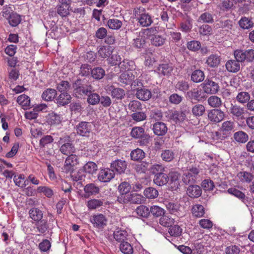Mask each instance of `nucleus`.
<instances>
[{
  "label": "nucleus",
  "mask_w": 254,
  "mask_h": 254,
  "mask_svg": "<svg viewBox=\"0 0 254 254\" xmlns=\"http://www.w3.org/2000/svg\"><path fill=\"white\" fill-rule=\"evenodd\" d=\"M240 61L237 60H230L227 61L225 66L228 71L230 72L236 73L238 72L241 67Z\"/></svg>",
  "instance_id": "6ab92c4d"
},
{
  "label": "nucleus",
  "mask_w": 254,
  "mask_h": 254,
  "mask_svg": "<svg viewBox=\"0 0 254 254\" xmlns=\"http://www.w3.org/2000/svg\"><path fill=\"white\" fill-rule=\"evenodd\" d=\"M144 195L149 199H153L158 196V190L153 187H148L144 190Z\"/></svg>",
  "instance_id": "8fccbe9b"
},
{
  "label": "nucleus",
  "mask_w": 254,
  "mask_h": 254,
  "mask_svg": "<svg viewBox=\"0 0 254 254\" xmlns=\"http://www.w3.org/2000/svg\"><path fill=\"white\" fill-rule=\"evenodd\" d=\"M127 163L124 160H116L111 164V168L119 174L124 173L127 169Z\"/></svg>",
  "instance_id": "f3484780"
},
{
  "label": "nucleus",
  "mask_w": 254,
  "mask_h": 254,
  "mask_svg": "<svg viewBox=\"0 0 254 254\" xmlns=\"http://www.w3.org/2000/svg\"><path fill=\"white\" fill-rule=\"evenodd\" d=\"M122 60L121 57L118 54H114L112 55L111 57L109 59V63L112 65H115L119 64L120 67L123 69H126L127 68L124 65L125 62L123 61L122 63L121 62Z\"/></svg>",
  "instance_id": "c756f323"
},
{
  "label": "nucleus",
  "mask_w": 254,
  "mask_h": 254,
  "mask_svg": "<svg viewBox=\"0 0 254 254\" xmlns=\"http://www.w3.org/2000/svg\"><path fill=\"white\" fill-rule=\"evenodd\" d=\"M186 119V113L183 111H175L172 115V119L177 124L182 123Z\"/></svg>",
  "instance_id": "37998d69"
},
{
  "label": "nucleus",
  "mask_w": 254,
  "mask_h": 254,
  "mask_svg": "<svg viewBox=\"0 0 254 254\" xmlns=\"http://www.w3.org/2000/svg\"><path fill=\"white\" fill-rule=\"evenodd\" d=\"M174 223V219L168 215H162L159 219V224L166 227H170Z\"/></svg>",
  "instance_id": "49530a36"
},
{
  "label": "nucleus",
  "mask_w": 254,
  "mask_h": 254,
  "mask_svg": "<svg viewBox=\"0 0 254 254\" xmlns=\"http://www.w3.org/2000/svg\"><path fill=\"white\" fill-rule=\"evenodd\" d=\"M84 192L82 197L88 198L97 195L100 192V188L98 186L94 183H89L84 186Z\"/></svg>",
  "instance_id": "6e6552de"
},
{
  "label": "nucleus",
  "mask_w": 254,
  "mask_h": 254,
  "mask_svg": "<svg viewBox=\"0 0 254 254\" xmlns=\"http://www.w3.org/2000/svg\"><path fill=\"white\" fill-rule=\"evenodd\" d=\"M120 249L124 254H132L133 252L132 246L127 242H122L120 245Z\"/></svg>",
  "instance_id": "864d4df0"
},
{
  "label": "nucleus",
  "mask_w": 254,
  "mask_h": 254,
  "mask_svg": "<svg viewBox=\"0 0 254 254\" xmlns=\"http://www.w3.org/2000/svg\"><path fill=\"white\" fill-rule=\"evenodd\" d=\"M236 99L238 102L242 104H245L250 100V95L247 92H240L238 94L236 97Z\"/></svg>",
  "instance_id": "052dcab7"
},
{
  "label": "nucleus",
  "mask_w": 254,
  "mask_h": 254,
  "mask_svg": "<svg viewBox=\"0 0 254 254\" xmlns=\"http://www.w3.org/2000/svg\"><path fill=\"white\" fill-rule=\"evenodd\" d=\"M158 70L163 75L168 76L171 74L173 68L169 64H162L159 65Z\"/></svg>",
  "instance_id": "a18cd8bd"
},
{
  "label": "nucleus",
  "mask_w": 254,
  "mask_h": 254,
  "mask_svg": "<svg viewBox=\"0 0 254 254\" xmlns=\"http://www.w3.org/2000/svg\"><path fill=\"white\" fill-rule=\"evenodd\" d=\"M205 111V107L201 104H196L194 105L191 110L192 115L195 117H200L202 116Z\"/></svg>",
  "instance_id": "603ef678"
},
{
  "label": "nucleus",
  "mask_w": 254,
  "mask_h": 254,
  "mask_svg": "<svg viewBox=\"0 0 254 254\" xmlns=\"http://www.w3.org/2000/svg\"><path fill=\"white\" fill-rule=\"evenodd\" d=\"M235 59L241 63L246 61L252 62L254 60V50L250 49L247 50H236L234 52Z\"/></svg>",
  "instance_id": "7ed1b4c3"
},
{
  "label": "nucleus",
  "mask_w": 254,
  "mask_h": 254,
  "mask_svg": "<svg viewBox=\"0 0 254 254\" xmlns=\"http://www.w3.org/2000/svg\"><path fill=\"white\" fill-rule=\"evenodd\" d=\"M128 109L131 112H135L141 111L142 105L140 102L137 100L131 101L128 105Z\"/></svg>",
  "instance_id": "de8ad7c7"
},
{
  "label": "nucleus",
  "mask_w": 254,
  "mask_h": 254,
  "mask_svg": "<svg viewBox=\"0 0 254 254\" xmlns=\"http://www.w3.org/2000/svg\"><path fill=\"white\" fill-rule=\"evenodd\" d=\"M127 232L125 230H118L114 232V238L118 242H125L124 240L126 239L127 236Z\"/></svg>",
  "instance_id": "69168bd1"
},
{
  "label": "nucleus",
  "mask_w": 254,
  "mask_h": 254,
  "mask_svg": "<svg viewBox=\"0 0 254 254\" xmlns=\"http://www.w3.org/2000/svg\"><path fill=\"white\" fill-rule=\"evenodd\" d=\"M28 213L29 217L35 222H39L43 217V213L42 210L36 207L31 208Z\"/></svg>",
  "instance_id": "393cba45"
},
{
  "label": "nucleus",
  "mask_w": 254,
  "mask_h": 254,
  "mask_svg": "<svg viewBox=\"0 0 254 254\" xmlns=\"http://www.w3.org/2000/svg\"><path fill=\"white\" fill-rule=\"evenodd\" d=\"M229 113L238 120H243L244 119V108L237 104H231Z\"/></svg>",
  "instance_id": "4468645a"
},
{
  "label": "nucleus",
  "mask_w": 254,
  "mask_h": 254,
  "mask_svg": "<svg viewBox=\"0 0 254 254\" xmlns=\"http://www.w3.org/2000/svg\"><path fill=\"white\" fill-rule=\"evenodd\" d=\"M225 113L220 109H214L209 111L208 113V119L213 123L221 122L225 117Z\"/></svg>",
  "instance_id": "9d476101"
},
{
  "label": "nucleus",
  "mask_w": 254,
  "mask_h": 254,
  "mask_svg": "<svg viewBox=\"0 0 254 254\" xmlns=\"http://www.w3.org/2000/svg\"><path fill=\"white\" fill-rule=\"evenodd\" d=\"M237 177L242 183H250L254 178L252 173L247 171H241L237 174Z\"/></svg>",
  "instance_id": "a878e982"
},
{
  "label": "nucleus",
  "mask_w": 254,
  "mask_h": 254,
  "mask_svg": "<svg viewBox=\"0 0 254 254\" xmlns=\"http://www.w3.org/2000/svg\"><path fill=\"white\" fill-rule=\"evenodd\" d=\"M188 97L192 100L200 101L204 98V91L199 88H195L187 92Z\"/></svg>",
  "instance_id": "ddd939ff"
},
{
  "label": "nucleus",
  "mask_w": 254,
  "mask_h": 254,
  "mask_svg": "<svg viewBox=\"0 0 254 254\" xmlns=\"http://www.w3.org/2000/svg\"><path fill=\"white\" fill-rule=\"evenodd\" d=\"M149 211L150 214L151 213L155 217L162 216L165 212L164 209L157 205H153L151 206L149 209Z\"/></svg>",
  "instance_id": "3c124183"
},
{
  "label": "nucleus",
  "mask_w": 254,
  "mask_h": 254,
  "mask_svg": "<svg viewBox=\"0 0 254 254\" xmlns=\"http://www.w3.org/2000/svg\"><path fill=\"white\" fill-rule=\"evenodd\" d=\"M240 27L244 30H248L252 28L254 26V23L251 18L243 16L238 22Z\"/></svg>",
  "instance_id": "bb28decb"
},
{
  "label": "nucleus",
  "mask_w": 254,
  "mask_h": 254,
  "mask_svg": "<svg viewBox=\"0 0 254 254\" xmlns=\"http://www.w3.org/2000/svg\"><path fill=\"white\" fill-rule=\"evenodd\" d=\"M16 101L24 109H27L30 105V99L29 96L25 94L19 95L17 97Z\"/></svg>",
  "instance_id": "ea45409f"
},
{
  "label": "nucleus",
  "mask_w": 254,
  "mask_h": 254,
  "mask_svg": "<svg viewBox=\"0 0 254 254\" xmlns=\"http://www.w3.org/2000/svg\"><path fill=\"white\" fill-rule=\"evenodd\" d=\"M60 4L58 6L57 12L62 17L66 16L69 14L70 3L67 0H59Z\"/></svg>",
  "instance_id": "2eb2a0df"
},
{
  "label": "nucleus",
  "mask_w": 254,
  "mask_h": 254,
  "mask_svg": "<svg viewBox=\"0 0 254 254\" xmlns=\"http://www.w3.org/2000/svg\"><path fill=\"white\" fill-rule=\"evenodd\" d=\"M164 204L167 210L171 214H175L179 210V206L177 203L170 202L168 200H165Z\"/></svg>",
  "instance_id": "5fc2aeb1"
},
{
  "label": "nucleus",
  "mask_w": 254,
  "mask_h": 254,
  "mask_svg": "<svg viewBox=\"0 0 254 254\" xmlns=\"http://www.w3.org/2000/svg\"><path fill=\"white\" fill-rule=\"evenodd\" d=\"M145 156V153L141 149L137 148L130 153L131 159L134 161L142 160Z\"/></svg>",
  "instance_id": "09e8293b"
},
{
  "label": "nucleus",
  "mask_w": 254,
  "mask_h": 254,
  "mask_svg": "<svg viewBox=\"0 0 254 254\" xmlns=\"http://www.w3.org/2000/svg\"><path fill=\"white\" fill-rule=\"evenodd\" d=\"M234 138L238 142L246 143L249 139L248 134L244 131H238L234 134Z\"/></svg>",
  "instance_id": "4c0bfd02"
},
{
  "label": "nucleus",
  "mask_w": 254,
  "mask_h": 254,
  "mask_svg": "<svg viewBox=\"0 0 254 254\" xmlns=\"http://www.w3.org/2000/svg\"><path fill=\"white\" fill-rule=\"evenodd\" d=\"M83 169L86 173L93 174L97 170V166L93 162H88L84 165Z\"/></svg>",
  "instance_id": "0e129e2a"
},
{
  "label": "nucleus",
  "mask_w": 254,
  "mask_h": 254,
  "mask_svg": "<svg viewBox=\"0 0 254 254\" xmlns=\"http://www.w3.org/2000/svg\"><path fill=\"white\" fill-rule=\"evenodd\" d=\"M166 39L165 37L159 35L154 36L150 39L151 44L155 47L163 46L166 42Z\"/></svg>",
  "instance_id": "79ce46f5"
},
{
  "label": "nucleus",
  "mask_w": 254,
  "mask_h": 254,
  "mask_svg": "<svg viewBox=\"0 0 254 254\" xmlns=\"http://www.w3.org/2000/svg\"><path fill=\"white\" fill-rule=\"evenodd\" d=\"M207 102L208 105L213 108H219L222 104L221 98L215 95L209 97Z\"/></svg>",
  "instance_id": "c03bdc74"
},
{
  "label": "nucleus",
  "mask_w": 254,
  "mask_h": 254,
  "mask_svg": "<svg viewBox=\"0 0 254 254\" xmlns=\"http://www.w3.org/2000/svg\"><path fill=\"white\" fill-rule=\"evenodd\" d=\"M79 163V158L75 154H71L65 159L63 171L66 173H71L74 171V167Z\"/></svg>",
  "instance_id": "20e7f679"
},
{
  "label": "nucleus",
  "mask_w": 254,
  "mask_h": 254,
  "mask_svg": "<svg viewBox=\"0 0 254 254\" xmlns=\"http://www.w3.org/2000/svg\"><path fill=\"white\" fill-rule=\"evenodd\" d=\"M200 170L198 167H192L190 168L187 173L184 174L183 180L186 184L194 183L197 176L199 174Z\"/></svg>",
  "instance_id": "1a4fd4ad"
},
{
  "label": "nucleus",
  "mask_w": 254,
  "mask_h": 254,
  "mask_svg": "<svg viewBox=\"0 0 254 254\" xmlns=\"http://www.w3.org/2000/svg\"><path fill=\"white\" fill-rule=\"evenodd\" d=\"M168 232L170 236L178 237L181 235L182 229L178 225H172L170 227Z\"/></svg>",
  "instance_id": "6e6d98bb"
},
{
  "label": "nucleus",
  "mask_w": 254,
  "mask_h": 254,
  "mask_svg": "<svg viewBox=\"0 0 254 254\" xmlns=\"http://www.w3.org/2000/svg\"><path fill=\"white\" fill-rule=\"evenodd\" d=\"M104 200L103 199H91L87 201L86 205L89 210H94L103 206Z\"/></svg>",
  "instance_id": "2f4dec72"
},
{
  "label": "nucleus",
  "mask_w": 254,
  "mask_h": 254,
  "mask_svg": "<svg viewBox=\"0 0 254 254\" xmlns=\"http://www.w3.org/2000/svg\"><path fill=\"white\" fill-rule=\"evenodd\" d=\"M161 157L163 160L166 162H170L174 158L175 154L172 150H165L162 151Z\"/></svg>",
  "instance_id": "338daca9"
},
{
  "label": "nucleus",
  "mask_w": 254,
  "mask_h": 254,
  "mask_svg": "<svg viewBox=\"0 0 254 254\" xmlns=\"http://www.w3.org/2000/svg\"><path fill=\"white\" fill-rule=\"evenodd\" d=\"M187 193L191 198H198L201 195L202 190L197 185H191L187 188Z\"/></svg>",
  "instance_id": "aec40b11"
},
{
  "label": "nucleus",
  "mask_w": 254,
  "mask_h": 254,
  "mask_svg": "<svg viewBox=\"0 0 254 254\" xmlns=\"http://www.w3.org/2000/svg\"><path fill=\"white\" fill-rule=\"evenodd\" d=\"M191 212L194 217L200 218L204 216L205 209L202 205L196 204L192 206Z\"/></svg>",
  "instance_id": "72a5a7b5"
},
{
  "label": "nucleus",
  "mask_w": 254,
  "mask_h": 254,
  "mask_svg": "<svg viewBox=\"0 0 254 254\" xmlns=\"http://www.w3.org/2000/svg\"><path fill=\"white\" fill-rule=\"evenodd\" d=\"M21 20L20 16L16 13H12L10 14L8 18L9 24L13 27L17 26L20 23Z\"/></svg>",
  "instance_id": "4d7b16f0"
},
{
  "label": "nucleus",
  "mask_w": 254,
  "mask_h": 254,
  "mask_svg": "<svg viewBox=\"0 0 254 254\" xmlns=\"http://www.w3.org/2000/svg\"><path fill=\"white\" fill-rule=\"evenodd\" d=\"M153 130L156 135L162 136L166 133L168 128L164 123L157 122L154 124Z\"/></svg>",
  "instance_id": "4be33fe9"
},
{
  "label": "nucleus",
  "mask_w": 254,
  "mask_h": 254,
  "mask_svg": "<svg viewBox=\"0 0 254 254\" xmlns=\"http://www.w3.org/2000/svg\"><path fill=\"white\" fill-rule=\"evenodd\" d=\"M109 89L113 98L121 100L125 96V91L122 88H116L114 86H111Z\"/></svg>",
  "instance_id": "b1692460"
},
{
  "label": "nucleus",
  "mask_w": 254,
  "mask_h": 254,
  "mask_svg": "<svg viewBox=\"0 0 254 254\" xmlns=\"http://www.w3.org/2000/svg\"><path fill=\"white\" fill-rule=\"evenodd\" d=\"M109 28L113 30L119 29L122 25V22L118 19H110L107 22Z\"/></svg>",
  "instance_id": "13d9d810"
},
{
  "label": "nucleus",
  "mask_w": 254,
  "mask_h": 254,
  "mask_svg": "<svg viewBox=\"0 0 254 254\" xmlns=\"http://www.w3.org/2000/svg\"><path fill=\"white\" fill-rule=\"evenodd\" d=\"M220 61V56L216 54H212L207 58L206 63L211 67H215L218 66Z\"/></svg>",
  "instance_id": "cd10ccee"
},
{
  "label": "nucleus",
  "mask_w": 254,
  "mask_h": 254,
  "mask_svg": "<svg viewBox=\"0 0 254 254\" xmlns=\"http://www.w3.org/2000/svg\"><path fill=\"white\" fill-rule=\"evenodd\" d=\"M71 99L70 95L67 92L61 93L56 99V103L59 106H64L69 104Z\"/></svg>",
  "instance_id": "5701e85b"
},
{
  "label": "nucleus",
  "mask_w": 254,
  "mask_h": 254,
  "mask_svg": "<svg viewBox=\"0 0 254 254\" xmlns=\"http://www.w3.org/2000/svg\"><path fill=\"white\" fill-rule=\"evenodd\" d=\"M135 212L138 216L142 218H148L150 215L149 208L145 205L137 206Z\"/></svg>",
  "instance_id": "e433bc0d"
},
{
  "label": "nucleus",
  "mask_w": 254,
  "mask_h": 254,
  "mask_svg": "<svg viewBox=\"0 0 254 254\" xmlns=\"http://www.w3.org/2000/svg\"><path fill=\"white\" fill-rule=\"evenodd\" d=\"M107 220L105 215L102 214L94 215L91 219V222L93 226L97 228H102L107 224Z\"/></svg>",
  "instance_id": "f8f14e48"
},
{
  "label": "nucleus",
  "mask_w": 254,
  "mask_h": 254,
  "mask_svg": "<svg viewBox=\"0 0 254 254\" xmlns=\"http://www.w3.org/2000/svg\"><path fill=\"white\" fill-rule=\"evenodd\" d=\"M235 127V124L233 122L231 121H227L224 122L220 128L227 136H229L231 133L232 130Z\"/></svg>",
  "instance_id": "c85d7f7f"
},
{
  "label": "nucleus",
  "mask_w": 254,
  "mask_h": 254,
  "mask_svg": "<svg viewBox=\"0 0 254 254\" xmlns=\"http://www.w3.org/2000/svg\"><path fill=\"white\" fill-rule=\"evenodd\" d=\"M180 174L176 171L171 172L169 174V178L171 184H173L174 187H178L179 185Z\"/></svg>",
  "instance_id": "774afa93"
},
{
  "label": "nucleus",
  "mask_w": 254,
  "mask_h": 254,
  "mask_svg": "<svg viewBox=\"0 0 254 254\" xmlns=\"http://www.w3.org/2000/svg\"><path fill=\"white\" fill-rule=\"evenodd\" d=\"M202 88L204 92L208 94H215L219 91L220 89L218 83L207 78L203 83Z\"/></svg>",
  "instance_id": "39448f33"
},
{
  "label": "nucleus",
  "mask_w": 254,
  "mask_h": 254,
  "mask_svg": "<svg viewBox=\"0 0 254 254\" xmlns=\"http://www.w3.org/2000/svg\"><path fill=\"white\" fill-rule=\"evenodd\" d=\"M133 12L135 17L140 26L148 27L153 23L151 16L144 7H136L134 8Z\"/></svg>",
  "instance_id": "f257e3e1"
},
{
  "label": "nucleus",
  "mask_w": 254,
  "mask_h": 254,
  "mask_svg": "<svg viewBox=\"0 0 254 254\" xmlns=\"http://www.w3.org/2000/svg\"><path fill=\"white\" fill-rule=\"evenodd\" d=\"M57 95L56 90L52 88H48L43 91L42 98L47 101H52Z\"/></svg>",
  "instance_id": "473e14b6"
},
{
  "label": "nucleus",
  "mask_w": 254,
  "mask_h": 254,
  "mask_svg": "<svg viewBox=\"0 0 254 254\" xmlns=\"http://www.w3.org/2000/svg\"><path fill=\"white\" fill-rule=\"evenodd\" d=\"M92 77L96 79L102 78L105 74V70L101 67H96L91 70Z\"/></svg>",
  "instance_id": "e2e57ef3"
},
{
  "label": "nucleus",
  "mask_w": 254,
  "mask_h": 254,
  "mask_svg": "<svg viewBox=\"0 0 254 254\" xmlns=\"http://www.w3.org/2000/svg\"><path fill=\"white\" fill-rule=\"evenodd\" d=\"M205 75L203 71L200 69L193 71L191 74V80L195 83L200 82L204 79Z\"/></svg>",
  "instance_id": "f704fd0d"
},
{
  "label": "nucleus",
  "mask_w": 254,
  "mask_h": 254,
  "mask_svg": "<svg viewBox=\"0 0 254 254\" xmlns=\"http://www.w3.org/2000/svg\"><path fill=\"white\" fill-rule=\"evenodd\" d=\"M74 88V93L77 97H80L84 95H87L91 93L92 87L85 84L84 80L77 79L73 85Z\"/></svg>",
  "instance_id": "f03ea898"
},
{
  "label": "nucleus",
  "mask_w": 254,
  "mask_h": 254,
  "mask_svg": "<svg viewBox=\"0 0 254 254\" xmlns=\"http://www.w3.org/2000/svg\"><path fill=\"white\" fill-rule=\"evenodd\" d=\"M115 177L113 170L109 168L101 169L98 175L99 180L102 182H109Z\"/></svg>",
  "instance_id": "9b49d317"
},
{
  "label": "nucleus",
  "mask_w": 254,
  "mask_h": 254,
  "mask_svg": "<svg viewBox=\"0 0 254 254\" xmlns=\"http://www.w3.org/2000/svg\"><path fill=\"white\" fill-rule=\"evenodd\" d=\"M169 180V178L168 175L163 172L155 175L153 182L157 186H162L167 184Z\"/></svg>",
  "instance_id": "412c9836"
},
{
  "label": "nucleus",
  "mask_w": 254,
  "mask_h": 254,
  "mask_svg": "<svg viewBox=\"0 0 254 254\" xmlns=\"http://www.w3.org/2000/svg\"><path fill=\"white\" fill-rule=\"evenodd\" d=\"M65 141L66 139L64 140V138H60L59 141V144L61 145L60 151L63 154L68 156L75 152V148L69 140Z\"/></svg>",
  "instance_id": "423d86ee"
},
{
  "label": "nucleus",
  "mask_w": 254,
  "mask_h": 254,
  "mask_svg": "<svg viewBox=\"0 0 254 254\" xmlns=\"http://www.w3.org/2000/svg\"><path fill=\"white\" fill-rule=\"evenodd\" d=\"M136 98L142 101H148L152 96L151 92L144 88H137L135 93Z\"/></svg>",
  "instance_id": "a211bd4d"
},
{
  "label": "nucleus",
  "mask_w": 254,
  "mask_h": 254,
  "mask_svg": "<svg viewBox=\"0 0 254 254\" xmlns=\"http://www.w3.org/2000/svg\"><path fill=\"white\" fill-rule=\"evenodd\" d=\"M131 136L134 138H142L145 137L144 129L141 127H135L132 128Z\"/></svg>",
  "instance_id": "58836bf2"
},
{
  "label": "nucleus",
  "mask_w": 254,
  "mask_h": 254,
  "mask_svg": "<svg viewBox=\"0 0 254 254\" xmlns=\"http://www.w3.org/2000/svg\"><path fill=\"white\" fill-rule=\"evenodd\" d=\"M75 128L78 134L88 137L92 130V125L89 122H81L76 126Z\"/></svg>",
  "instance_id": "0eeeda50"
},
{
  "label": "nucleus",
  "mask_w": 254,
  "mask_h": 254,
  "mask_svg": "<svg viewBox=\"0 0 254 254\" xmlns=\"http://www.w3.org/2000/svg\"><path fill=\"white\" fill-rule=\"evenodd\" d=\"M134 78L135 76L132 71L131 70L127 69L121 74L119 81L123 84L128 85L131 83Z\"/></svg>",
  "instance_id": "dca6fc26"
},
{
  "label": "nucleus",
  "mask_w": 254,
  "mask_h": 254,
  "mask_svg": "<svg viewBox=\"0 0 254 254\" xmlns=\"http://www.w3.org/2000/svg\"><path fill=\"white\" fill-rule=\"evenodd\" d=\"M197 21L200 23H212L214 22L213 16L211 13L204 12L199 16Z\"/></svg>",
  "instance_id": "a19ab883"
},
{
  "label": "nucleus",
  "mask_w": 254,
  "mask_h": 254,
  "mask_svg": "<svg viewBox=\"0 0 254 254\" xmlns=\"http://www.w3.org/2000/svg\"><path fill=\"white\" fill-rule=\"evenodd\" d=\"M228 192L229 193L235 196L243 201H244L245 199L246 195L245 193L235 188L229 189Z\"/></svg>",
  "instance_id": "680f3d73"
},
{
  "label": "nucleus",
  "mask_w": 254,
  "mask_h": 254,
  "mask_svg": "<svg viewBox=\"0 0 254 254\" xmlns=\"http://www.w3.org/2000/svg\"><path fill=\"white\" fill-rule=\"evenodd\" d=\"M113 51V48L110 46H103L98 50V53L103 58L109 57Z\"/></svg>",
  "instance_id": "c9c22d12"
},
{
  "label": "nucleus",
  "mask_w": 254,
  "mask_h": 254,
  "mask_svg": "<svg viewBox=\"0 0 254 254\" xmlns=\"http://www.w3.org/2000/svg\"><path fill=\"white\" fill-rule=\"evenodd\" d=\"M211 137L214 143H218L222 142L227 136L226 134L223 132L220 129L218 131L212 132L211 133Z\"/></svg>",
  "instance_id": "7c9ffc66"
},
{
  "label": "nucleus",
  "mask_w": 254,
  "mask_h": 254,
  "mask_svg": "<svg viewBox=\"0 0 254 254\" xmlns=\"http://www.w3.org/2000/svg\"><path fill=\"white\" fill-rule=\"evenodd\" d=\"M131 119L136 122H140L144 121L146 119V115L145 112L141 111L135 112L130 115Z\"/></svg>",
  "instance_id": "bf43d9fd"
}]
</instances>
